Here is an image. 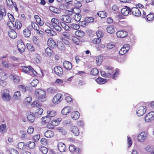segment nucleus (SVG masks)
I'll use <instances>...</instances> for the list:
<instances>
[{
	"mask_svg": "<svg viewBox=\"0 0 154 154\" xmlns=\"http://www.w3.org/2000/svg\"><path fill=\"white\" fill-rule=\"evenodd\" d=\"M51 120V119L48 115L45 116L42 118V120L45 123H47L49 122Z\"/></svg>",
	"mask_w": 154,
	"mask_h": 154,
	"instance_id": "29",
	"label": "nucleus"
},
{
	"mask_svg": "<svg viewBox=\"0 0 154 154\" xmlns=\"http://www.w3.org/2000/svg\"><path fill=\"white\" fill-rule=\"evenodd\" d=\"M54 70L56 74L58 76H60L63 73L62 69L60 66L55 67Z\"/></svg>",
	"mask_w": 154,
	"mask_h": 154,
	"instance_id": "16",
	"label": "nucleus"
},
{
	"mask_svg": "<svg viewBox=\"0 0 154 154\" xmlns=\"http://www.w3.org/2000/svg\"><path fill=\"white\" fill-rule=\"evenodd\" d=\"M38 111L35 113V114L36 116H38V115H41L43 111V110L42 109L39 108V109H37Z\"/></svg>",
	"mask_w": 154,
	"mask_h": 154,
	"instance_id": "55",
	"label": "nucleus"
},
{
	"mask_svg": "<svg viewBox=\"0 0 154 154\" xmlns=\"http://www.w3.org/2000/svg\"><path fill=\"white\" fill-rule=\"evenodd\" d=\"M146 111V106H140L139 107L136 111V113L138 116H143Z\"/></svg>",
	"mask_w": 154,
	"mask_h": 154,
	"instance_id": "5",
	"label": "nucleus"
},
{
	"mask_svg": "<svg viewBox=\"0 0 154 154\" xmlns=\"http://www.w3.org/2000/svg\"><path fill=\"white\" fill-rule=\"evenodd\" d=\"M32 25H33L32 26L33 27V29L36 31L39 30V27L38 24L36 23H35L32 22Z\"/></svg>",
	"mask_w": 154,
	"mask_h": 154,
	"instance_id": "58",
	"label": "nucleus"
},
{
	"mask_svg": "<svg viewBox=\"0 0 154 154\" xmlns=\"http://www.w3.org/2000/svg\"><path fill=\"white\" fill-rule=\"evenodd\" d=\"M116 35L118 37L123 38L127 36L128 33L125 31H119L116 33Z\"/></svg>",
	"mask_w": 154,
	"mask_h": 154,
	"instance_id": "13",
	"label": "nucleus"
},
{
	"mask_svg": "<svg viewBox=\"0 0 154 154\" xmlns=\"http://www.w3.org/2000/svg\"><path fill=\"white\" fill-rule=\"evenodd\" d=\"M68 5L67 4H61L59 5V8L62 10H66L68 8Z\"/></svg>",
	"mask_w": 154,
	"mask_h": 154,
	"instance_id": "59",
	"label": "nucleus"
},
{
	"mask_svg": "<svg viewBox=\"0 0 154 154\" xmlns=\"http://www.w3.org/2000/svg\"><path fill=\"white\" fill-rule=\"evenodd\" d=\"M59 24V21L58 19L55 18H53L51 19L50 24L51 27H53Z\"/></svg>",
	"mask_w": 154,
	"mask_h": 154,
	"instance_id": "22",
	"label": "nucleus"
},
{
	"mask_svg": "<svg viewBox=\"0 0 154 154\" xmlns=\"http://www.w3.org/2000/svg\"><path fill=\"white\" fill-rule=\"evenodd\" d=\"M61 20L63 22L66 23H70L72 21L71 17L68 15H63L60 17Z\"/></svg>",
	"mask_w": 154,
	"mask_h": 154,
	"instance_id": "11",
	"label": "nucleus"
},
{
	"mask_svg": "<svg viewBox=\"0 0 154 154\" xmlns=\"http://www.w3.org/2000/svg\"><path fill=\"white\" fill-rule=\"evenodd\" d=\"M71 108L70 106H67L64 107L61 111L62 113L64 115H67L70 112Z\"/></svg>",
	"mask_w": 154,
	"mask_h": 154,
	"instance_id": "24",
	"label": "nucleus"
},
{
	"mask_svg": "<svg viewBox=\"0 0 154 154\" xmlns=\"http://www.w3.org/2000/svg\"><path fill=\"white\" fill-rule=\"evenodd\" d=\"M107 13L104 11H100L97 13L98 15L102 18H104L106 17Z\"/></svg>",
	"mask_w": 154,
	"mask_h": 154,
	"instance_id": "33",
	"label": "nucleus"
},
{
	"mask_svg": "<svg viewBox=\"0 0 154 154\" xmlns=\"http://www.w3.org/2000/svg\"><path fill=\"white\" fill-rule=\"evenodd\" d=\"M148 132L146 131H143L141 132L138 136V140L140 142H143L147 138Z\"/></svg>",
	"mask_w": 154,
	"mask_h": 154,
	"instance_id": "4",
	"label": "nucleus"
},
{
	"mask_svg": "<svg viewBox=\"0 0 154 154\" xmlns=\"http://www.w3.org/2000/svg\"><path fill=\"white\" fill-rule=\"evenodd\" d=\"M154 18L153 14L152 13H150L146 16V19L150 21L152 20Z\"/></svg>",
	"mask_w": 154,
	"mask_h": 154,
	"instance_id": "57",
	"label": "nucleus"
},
{
	"mask_svg": "<svg viewBox=\"0 0 154 154\" xmlns=\"http://www.w3.org/2000/svg\"><path fill=\"white\" fill-rule=\"evenodd\" d=\"M79 113L78 112L74 111L71 113V117L73 119L76 120L79 119Z\"/></svg>",
	"mask_w": 154,
	"mask_h": 154,
	"instance_id": "23",
	"label": "nucleus"
},
{
	"mask_svg": "<svg viewBox=\"0 0 154 154\" xmlns=\"http://www.w3.org/2000/svg\"><path fill=\"white\" fill-rule=\"evenodd\" d=\"M18 88L20 91H21L23 92H25L26 91H27L28 90H30V91H31L32 89L31 88L28 87L26 88L24 86L22 85H20L18 86Z\"/></svg>",
	"mask_w": 154,
	"mask_h": 154,
	"instance_id": "21",
	"label": "nucleus"
},
{
	"mask_svg": "<svg viewBox=\"0 0 154 154\" xmlns=\"http://www.w3.org/2000/svg\"><path fill=\"white\" fill-rule=\"evenodd\" d=\"M23 33L26 37H29L31 35V31L29 30L28 29H25L23 31Z\"/></svg>",
	"mask_w": 154,
	"mask_h": 154,
	"instance_id": "35",
	"label": "nucleus"
},
{
	"mask_svg": "<svg viewBox=\"0 0 154 154\" xmlns=\"http://www.w3.org/2000/svg\"><path fill=\"white\" fill-rule=\"evenodd\" d=\"M69 150L71 152H73L75 151L79 152V149L78 148L76 149L73 145H71L69 146Z\"/></svg>",
	"mask_w": 154,
	"mask_h": 154,
	"instance_id": "32",
	"label": "nucleus"
},
{
	"mask_svg": "<svg viewBox=\"0 0 154 154\" xmlns=\"http://www.w3.org/2000/svg\"><path fill=\"white\" fill-rule=\"evenodd\" d=\"M2 98L5 101H9L11 98V97L9 94V91L8 89L4 90L3 92Z\"/></svg>",
	"mask_w": 154,
	"mask_h": 154,
	"instance_id": "10",
	"label": "nucleus"
},
{
	"mask_svg": "<svg viewBox=\"0 0 154 154\" xmlns=\"http://www.w3.org/2000/svg\"><path fill=\"white\" fill-rule=\"evenodd\" d=\"M106 29L107 32L110 34H112L115 32L114 27L112 26H109L107 27Z\"/></svg>",
	"mask_w": 154,
	"mask_h": 154,
	"instance_id": "28",
	"label": "nucleus"
},
{
	"mask_svg": "<svg viewBox=\"0 0 154 154\" xmlns=\"http://www.w3.org/2000/svg\"><path fill=\"white\" fill-rule=\"evenodd\" d=\"M58 48L61 50L63 51L65 49V47L63 43L62 42H59L57 45Z\"/></svg>",
	"mask_w": 154,
	"mask_h": 154,
	"instance_id": "47",
	"label": "nucleus"
},
{
	"mask_svg": "<svg viewBox=\"0 0 154 154\" xmlns=\"http://www.w3.org/2000/svg\"><path fill=\"white\" fill-rule=\"evenodd\" d=\"M130 48L129 45L128 44L124 45L120 50L119 53L121 55H123L126 53Z\"/></svg>",
	"mask_w": 154,
	"mask_h": 154,
	"instance_id": "9",
	"label": "nucleus"
},
{
	"mask_svg": "<svg viewBox=\"0 0 154 154\" xmlns=\"http://www.w3.org/2000/svg\"><path fill=\"white\" fill-rule=\"evenodd\" d=\"M107 79H103L100 77H99L96 79L97 82L100 84H104L107 82Z\"/></svg>",
	"mask_w": 154,
	"mask_h": 154,
	"instance_id": "27",
	"label": "nucleus"
},
{
	"mask_svg": "<svg viewBox=\"0 0 154 154\" xmlns=\"http://www.w3.org/2000/svg\"><path fill=\"white\" fill-rule=\"evenodd\" d=\"M71 132L75 136H78L79 133V129L76 126H73L72 127Z\"/></svg>",
	"mask_w": 154,
	"mask_h": 154,
	"instance_id": "20",
	"label": "nucleus"
},
{
	"mask_svg": "<svg viewBox=\"0 0 154 154\" xmlns=\"http://www.w3.org/2000/svg\"><path fill=\"white\" fill-rule=\"evenodd\" d=\"M94 18L92 17H87L85 19L86 23H91L94 21Z\"/></svg>",
	"mask_w": 154,
	"mask_h": 154,
	"instance_id": "51",
	"label": "nucleus"
},
{
	"mask_svg": "<svg viewBox=\"0 0 154 154\" xmlns=\"http://www.w3.org/2000/svg\"><path fill=\"white\" fill-rule=\"evenodd\" d=\"M7 74L4 72H0V80H5L8 77Z\"/></svg>",
	"mask_w": 154,
	"mask_h": 154,
	"instance_id": "39",
	"label": "nucleus"
},
{
	"mask_svg": "<svg viewBox=\"0 0 154 154\" xmlns=\"http://www.w3.org/2000/svg\"><path fill=\"white\" fill-rule=\"evenodd\" d=\"M63 98V95L60 93H58L53 98L52 102L54 104H58L62 101Z\"/></svg>",
	"mask_w": 154,
	"mask_h": 154,
	"instance_id": "3",
	"label": "nucleus"
},
{
	"mask_svg": "<svg viewBox=\"0 0 154 154\" xmlns=\"http://www.w3.org/2000/svg\"><path fill=\"white\" fill-rule=\"evenodd\" d=\"M103 57L101 56H99L96 58V61L98 65L100 66L102 61Z\"/></svg>",
	"mask_w": 154,
	"mask_h": 154,
	"instance_id": "42",
	"label": "nucleus"
},
{
	"mask_svg": "<svg viewBox=\"0 0 154 154\" xmlns=\"http://www.w3.org/2000/svg\"><path fill=\"white\" fill-rule=\"evenodd\" d=\"M50 10L56 14H60L61 11L59 9L57 8H54L53 7H50L49 8Z\"/></svg>",
	"mask_w": 154,
	"mask_h": 154,
	"instance_id": "37",
	"label": "nucleus"
},
{
	"mask_svg": "<svg viewBox=\"0 0 154 154\" xmlns=\"http://www.w3.org/2000/svg\"><path fill=\"white\" fill-rule=\"evenodd\" d=\"M101 40L100 38H94L92 41V42L94 44H99Z\"/></svg>",
	"mask_w": 154,
	"mask_h": 154,
	"instance_id": "60",
	"label": "nucleus"
},
{
	"mask_svg": "<svg viewBox=\"0 0 154 154\" xmlns=\"http://www.w3.org/2000/svg\"><path fill=\"white\" fill-rule=\"evenodd\" d=\"M27 144V146L30 149H33L35 146V143L34 142L29 141Z\"/></svg>",
	"mask_w": 154,
	"mask_h": 154,
	"instance_id": "49",
	"label": "nucleus"
},
{
	"mask_svg": "<svg viewBox=\"0 0 154 154\" xmlns=\"http://www.w3.org/2000/svg\"><path fill=\"white\" fill-rule=\"evenodd\" d=\"M132 14L134 16L139 17L141 15L140 11L137 8L133 7L131 8V12L130 13L131 15Z\"/></svg>",
	"mask_w": 154,
	"mask_h": 154,
	"instance_id": "7",
	"label": "nucleus"
},
{
	"mask_svg": "<svg viewBox=\"0 0 154 154\" xmlns=\"http://www.w3.org/2000/svg\"><path fill=\"white\" fill-rule=\"evenodd\" d=\"M57 147L60 152H64L66 150V145L63 143H58L57 145Z\"/></svg>",
	"mask_w": 154,
	"mask_h": 154,
	"instance_id": "15",
	"label": "nucleus"
},
{
	"mask_svg": "<svg viewBox=\"0 0 154 154\" xmlns=\"http://www.w3.org/2000/svg\"><path fill=\"white\" fill-rule=\"evenodd\" d=\"M26 46L27 48L31 52H34L35 51V49L32 45L27 43L26 45Z\"/></svg>",
	"mask_w": 154,
	"mask_h": 154,
	"instance_id": "48",
	"label": "nucleus"
},
{
	"mask_svg": "<svg viewBox=\"0 0 154 154\" xmlns=\"http://www.w3.org/2000/svg\"><path fill=\"white\" fill-rule=\"evenodd\" d=\"M45 52L49 56H51L53 52L48 47L45 49Z\"/></svg>",
	"mask_w": 154,
	"mask_h": 154,
	"instance_id": "53",
	"label": "nucleus"
},
{
	"mask_svg": "<svg viewBox=\"0 0 154 154\" xmlns=\"http://www.w3.org/2000/svg\"><path fill=\"white\" fill-rule=\"evenodd\" d=\"M17 47L20 53L23 52L26 48L25 45L21 42H18L17 45Z\"/></svg>",
	"mask_w": 154,
	"mask_h": 154,
	"instance_id": "17",
	"label": "nucleus"
},
{
	"mask_svg": "<svg viewBox=\"0 0 154 154\" xmlns=\"http://www.w3.org/2000/svg\"><path fill=\"white\" fill-rule=\"evenodd\" d=\"M18 148L20 149H26L27 147V144L23 142H20L17 145Z\"/></svg>",
	"mask_w": 154,
	"mask_h": 154,
	"instance_id": "26",
	"label": "nucleus"
},
{
	"mask_svg": "<svg viewBox=\"0 0 154 154\" xmlns=\"http://www.w3.org/2000/svg\"><path fill=\"white\" fill-rule=\"evenodd\" d=\"M45 135L47 138H51L54 136V133L51 130H48L45 132Z\"/></svg>",
	"mask_w": 154,
	"mask_h": 154,
	"instance_id": "25",
	"label": "nucleus"
},
{
	"mask_svg": "<svg viewBox=\"0 0 154 154\" xmlns=\"http://www.w3.org/2000/svg\"><path fill=\"white\" fill-rule=\"evenodd\" d=\"M40 149L41 152L43 154H46L48 151V149L44 146H42L40 148Z\"/></svg>",
	"mask_w": 154,
	"mask_h": 154,
	"instance_id": "50",
	"label": "nucleus"
},
{
	"mask_svg": "<svg viewBox=\"0 0 154 154\" xmlns=\"http://www.w3.org/2000/svg\"><path fill=\"white\" fill-rule=\"evenodd\" d=\"M35 95L39 102H43L47 99L46 92L44 89H38L35 91Z\"/></svg>",
	"mask_w": 154,
	"mask_h": 154,
	"instance_id": "1",
	"label": "nucleus"
},
{
	"mask_svg": "<svg viewBox=\"0 0 154 154\" xmlns=\"http://www.w3.org/2000/svg\"><path fill=\"white\" fill-rule=\"evenodd\" d=\"M27 119L28 121L30 122L33 123L35 119V114L32 113L31 114L30 112H28L27 113Z\"/></svg>",
	"mask_w": 154,
	"mask_h": 154,
	"instance_id": "14",
	"label": "nucleus"
},
{
	"mask_svg": "<svg viewBox=\"0 0 154 154\" xmlns=\"http://www.w3.org/2000/svg\"><path fill=\"white\" fill-rule=\"evenodd\" d=\"M13 22L11 21H8L7 23L8 26L11 30H12V29H15V27L14 24L12 23Z\"/></svg>",
	"mask_w": 154,
	"mask_h": 154,
	"instance_id": "44",
	"label": "nucleus"
},
{
	"mask_svg": "<svg viewBox=\"0 0 154 154\" xmlns=\"http://www.w3.org/2000/svg\"><path fill=\"white\" fill-rule=\"evenodd\" d=\"M75 35L79 37H82L85 35V33L82 31L78 30L75 32Z\"/></svg>",
	"mask_w": 154,
	"mask_h": 154,
	"instance_id": "34",
	"label": "nucleus"
},
{
	"mask_svg": "<svg viewBox=\"0 0 154 154\" xmlns=\"http://www.w3.org/2000/svg\"><path fill=\"white\" fill-rule=\"evenodd\" d=\"M81 18V15L79 14H76L74 16L75 20L77 21H79Z\"/></svg>",
	"mask_w": 154,
	"mask_h": 154,
	"instance_id": "54",
	"label": "nucleus"
},
{
	"mask_svg": "<svg viewBox=\"0 0 154 154\" xmlns=\"http://www.w3.org/2000/svg\"><path fill=\"white\" fill-rule=\"evenodd\" d=\"M38 101H34L32 104V106L33 107H36L38 108H40L42 105L41 103L39 102H38Z\"/></svg>",
	"mask_w": 154,
	"mask_h": 154,
	"instance_id": "38",
	"label": "nucleus"
},
{
	"mask_svg": "<svg viewBox=\"0 0 154 154\" xmlns=\"http://www.w3.org/2000/svg\"><path fill=\"white\" fill-rule=\"evenodd\" d=\"M64 67L67 70H70L72 68V63L69 62L67 61H65L63 62Z\"/></svg>",
	"mask_w": 154,
	"mask_h": 154,
	"instance_id": "18",
	"label": "nucleus"
},
{
	"mask_svg": "<svg viewBox=\"0 0 154 154\" xmlns=\"http://www.w3.org/2000/svg\"><path fill=\"white\" fill-rule=\"evenodd\" d=\"M13 77V79L14 82L16 84L18 83L20 81V79L19 77L15 75H12Z\"/></svg>",
	"mask_w": 154,
	"mask_h": 154,
	"instance_id": "41",
	"label": "nucleus"
},
{
	"mask_svg": "<svg viewBox=\"0 0 154 154\" xmlns=\"http://www.w3.org/2000/svg\"><path fill=\"white\" fill-rule=\"evenodd\" d=\"M154 119V112L151 111L148 113L145 117V121L146 122H149Z\"/></svg>",
	"mask_w": 154,
	"mask_h": 154,
	"instance_id": "6",
	"label": "nucleus"
},
{
	"mask_svg": "<svg viewBox=\"0 0 154 154\" xmlns=\"http://www.w3.org/2000/svg\"><path fill=\"white\" fill-rule=\"evenodd\" d=\"M98 73V70L96 68H93L91 70V74L93 75H96Z\"/></svg>",
	"mask_w": 154,
	"mask_h": 154,
	"instance_id": "62",
	"label": "nucleus"
},
{
	"mask_svg": "<svg viewBox=\"0 0 154 154\" xmlns=\"http://www.w3.org/2000/svg\"><path fill=\"white\" fill-rule=\"evenodd\" d=\"M70 27L71 28L74 29H78L80 28V26L78 24L75 23L70 24Z\"/></svg>",
	"mask_w": 154,
	"mask_h": 154,
	"instance_id": "61",
	"label": "nucleus"
},
{
	"mask_svg": "<svg viewBox=\"0 0 154 154\" xmlns=\"http://www.w3.org/2000/svg\"><path fill=\"white\" fill-rule=\"evenodd\" d=\"M20 91H17L15 92L13 96V97L14 99L17 100L20 97Z\"/></svg>",
	"mask_w": 154,
	"mask_h": 154,
	"instance_id": "46",
	"label": "nucleus"
},
{
	"mask_svg": "<svg viewBox=\"0 0 154 154\" xmlns=\"http://www.w3.org/2000/svg\"><path fill=\"white\" fill-rule=\"evenodd\" d=\"M52 29H54L58 32H60L62 30L61 27L59 25V24H57L54 26Z\"/></svg>",
	"mask_w": 154,
	"mask_h": 154,
	"instance_id": "63",
	"label": "nucleus"
},
{
	"mask_svg": "<svg viewBox=\"0 0 154 154\" xmlns=\"http://www.w3.org/2000/svg\"><path fill=\"white\" fill-rule=\"evenodd\" d=\"M6 131V125L2 124L0 126V132L2 133H5Z\"/></svg>",
	"mask_w": 154,
	"mask_h": 154,
	"instance_id": "45",
	"label": "nucleus"
},
{
	"mask_svg": "<svg viewBox=\"0 0 154 154\" xmlns=\"http://www.w3.org/2000/svg\"><path fill=\"white\" fill-rule=\"evenodd\" d=\"M22 26V24L21 22L18 20H17L15 22V29L17 30L20 29Z\"/></svg>",
	"mask_w": 154,
	"mask_h": 154,
	"instance_id": "36",
	"label": "nucleus"
},
{
	"mask_svg": "<svg viewBox=\"0 0 154 154\" xmlns=\"http://www.w3.org/2000/svg\"><path fill=\"white\" fill-rule=\"evenodd\" d=\"M121 13L124 16H127L131 12V9L128 6H126L121 10Z\"/></svg>",
	"mask_w": 154,
	"mask_h": 154,
	"instance_id": "8",
	"label": "nucleus"
},
{
	"mask_svg": "<svg viewBox=\"0 0 154 154\" xmlns=\"http://www.w3.org/2000/svg\"><path fill=\"white\" fill-rule=\"evenodd\" d=\"M6 15V12L5 9L0 10V20H2Z\"/></svg>",
	"mask_w": 154,
	"mask_h": 154,
	"instance_id": "31",
	"label": "nucleus"
},
{
	"mask_svg": "<svg viewBox=\"0 0 154 154\" xmlns=\"http://www.w3.org/2000/svg\"><path fill=\"white\" fill-rule=\"evenodd\" d=\"M60 24L62 26V27L64 28L65 30L67 31H69L70 29V26H69L67 25L65 23L63 22L60 23Z\"/></svg>",
	"mask_w": 154,
	"mask_h": 154,
	"instance_id": "43",
	"label": "nucleus"
},
{
	"mask_svg": "<svg viewBox=\"0 0 154 154\" xmlns=\"http://www.w3.org/2000/svg\"><path fill=\"white\" fill-rule=\"evenodd\" d=\"M21 68L22 71L25 73L31 72L35 75H36L37 74L36 72L30 66H23L21 67Z\"/></svg>",
	"mask_w": 154,
	"mask_h": 154,
	"instance_id": "2",
	"label": "nucleus"
},
{
	"mask_svg": "<svg viewBox=\"0 0 154 154\" xmlns=\"http://www.w3.org/2000/svg\"><path fill=\"white\" fill-rule=\"evenodd\" d=\"M15 30L12 29V30H11V31L9 32V35L12 38L14 39L17 37V32L15 31Z\"/></svg>",
	"mask_w": 154,
	"mask_h": 154,
	"instance_id": "19",
	"label": "nucleus"
},
{
	"mask_svg": "<svg viewBox=\"0 0 154 154\" xmlns=\"http://www.w3.org/2000/svg\"><path fill=\"white\" fill-rule=\"evenodd\" d=\"M38 83V81L37 79H34L33 81L31 82V85L33 87H35L37 84Z\"/></svg>",
	"mask_w": 154,
	"mask_h": 154,
	"instance_id": "56",
	"label": "nucleus"
},
{
	"mask_svg": "<svg viewBox=\"0 0 154 154\" xmlns=\"http://www.w3.org/2000/svg\"><path fill=\"white\" fill-rule=\"evenodd\" d=\"M96 34L97 36L99 38L103 37L104 35L103 32L100 31H98L97 32Z\"/></svg>",
	"mask_w": 154,
	"mask_h": 154,
	"instance_id": "64",
	"label": "nucleus"
},
{
	"mask_svg": "<svg viewBox=\"0 0 154 154\" xmlns=\"http://www.w3.org/2000/svg\"><path fill=\"white\" fill-rule=\"evenodd\" d=\"M48 92L50 94H54L57 92V90L56 88H50L47 90Z\"/></svg>",
	"mask_w": 154,
	"mask_h": 154,
	"instance_id": "30",
	"label": "nucleus"
},
{
	"mask_svg": "<svg viewBox=\"0 0 154 154\" xmlns=\"http://www.w3.org/2000/svg\"><path fill=\"white\" fill-rule=\"evenodd\" d=\"M48 45L52 48H54L57 46L56 42L51 38H49L47 41Z\"/></svg>",
	"mask_w": 154,
	"mask_h": 154,
	"instance_id": "12",
	"label": "nucleus"
},
{
	"mask_svg": "<svg viewBox=\"0 0 154 154\" xmlns=\"http://www.w3.org/2000/svg\"><path fill=\"white\" fill-rule=\"evenodd\" d=\"M100 73L101 75L105 77L109 78L111 76V74L110 73H106L104 71H100Z\"/></svg>",
	"mask_w": 154,
	"mask_h": 154,
	"instance_id": "40",
	"label": "nucleus"
},
{
	"mask_svg": "<svg viewBox=\"0 0 154 154\" xmlns=\"http://www.w3.org/2000/svg\"><path fill=\"white\" fill-rule=\"evenodd\" d=\"M47 113L48 116L51 118L52 117L56 115V113L54 111H48Z\"/></svg>",
	"mask_w": 154,
	"mask_h": 154,
	"instance_id": "52",
	"label": "nucleus"
}]
</instances>
